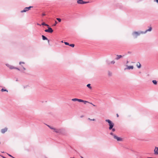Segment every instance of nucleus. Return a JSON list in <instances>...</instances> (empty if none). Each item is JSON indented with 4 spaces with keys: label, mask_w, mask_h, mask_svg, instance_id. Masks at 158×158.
<instances>
[{
    "label": "nucleus",
    "mask_w": 158,
    "mask_h": 158,
    "mask_svg": "<svg viewBox=\"0 0 158 158\" xmlns=\"http://www.w3.org/2000/svg\"><path fill=\"white\" fill-rule=\"evenodd\" d=\"M116 115H117V116L118 117V116H119V115H118V114H117Z\"/></svg>",
    "instance_id": "72a5a7b5"
},
{
    "label": "nucleus",
    "mask_w": 158,
    "mask_h": 158,
    "mask_svg": "<svg viewBox=\"0 0 158 158\" xmlns=\"http://www.w3.org/2000/svg\"><path fill=\"white\" fill-rule=\"evenodd\" d=\"M48 29H46L45 30V31L46 32H49L52 33L53 32V30L50 27H48Z\"/></svg>",
    "instance_id": "423d86ee"
},
{
    "label": "nucleus",
    "mask_w": 158,
    "mask_h": 158,
    "mask_svg": "<svg viewBox=\"0 0 158 158\" xmlns=\"http://www.w3.org/2000/svg\"><path fill=\"white\" fill-rule=\"evenodd\" d=\"M42 37L43 40H48V43H49V40H48V38L46 37L45 36H44L43 35H42Z\"/></svg>",
    "instance_id": "f8f14e48"
},
{
    "label": "nucleus",
    "mask_w": 158,
    "mask_h": 158,
    "mask_svg": "<svg viewBox=\"0 0 158 158\" xmlns=\"http://www.w3.org/2000/svg\"><path fill=\"white\" fill-rule=\"evenodd\" d=\"M87 86L90 89H92V87L90 86V84H87Z\"/></svg>",
    "instance_id": "6ab92c4d"
},
{
    "label": "nucleus",
    "mask_w": 158,
    "mask_h": 158,
    "mask_svg": "<svg viewBox=\"0 0 158 158\" xmlns=\"http://www.w3.org/2000/svg\"><path fill=\"white\" fill-rule=\"evenodd\" d=\"M37 25H39L40 26H41V25L40 24H39V23H37Z\"/></svg>",
    "instance_id": "473e14b6"
},
{
    "label": "nucleus",
    "mask_w": 158,
    "mask_h": 158,
    "mask_svg": "<svg viewBox=\"0 0 158 158\" xmlns=\"http://www.w3.org/2000/svg\"><path fill=\"white\" fill-rule=\"evenodd\" d=\"M81 99H79L76 98H73L72 99V100L73 101H78L79 102H80Z\"/></svg>",
    "instance_id": "9b49d317"
},
{
    "label": "nucleus",
    "mask_w": 158,
    "mask_h": 158,
    "mask_svg": "<svg viewBox=\"0 0 158 158\" xmlns=\"http://www.w3.org/2000/svg\"><path fill=\"white\" fill-rule=\"evenodd\" d=\"M154 154L156 155H158V147H155L154 150Z\"/></svg>",
    "instance_id": "6e6552de"
},
{
    "label": "nucleus",
    "mask_w": 158,
    "mask_h": 158,
    "mask_svg": "<svg viewBox=\"0 0 158 158\" xmlns=\"http://www.w3.org/2000/svg\"><path fill=\"white\" fill-rule=\"evenodd\" d=\"M70 158H75L74 157H71Z\"/></svg>",
    "instance_id": "4c0bfd02"
},
{
    "label": "nucleus",
    "mask_w": 158,
    "mask_h": 158,
    "mask_svg": "<svg viewBox=\"0 0 158 158\" xmlns=\"http://www.w3.org/2000/svg\"><path fill=\"white\" fill-rule=\"evenodd\" d=\"M6 65L10 69H16L19 70L20 69L17 68L13 66L10 65L8 64H6Z\"/></svg>",
    "instance_id": "39448f33"
},
{
    "label": "nucleus",
    "mask_w": 158,
    "mask_h": 158,
    "mask_svg": "<svg viewBox=\"0 0 158 158\" xmlns=\"http://www.w3.org/2000/svg\"><path fill=\"white\" fill-rule=\"evenodd\" d=\"M105 121L108 123L109 126V129L110 130H111L114 125V123L109 119H106Z\"/></svg>",
    "instance_id": "7ed1b4c3"
},
{
    "label": "nucleus",
    "mask_w": 158,
    "mask_h": 158,
    "mask_svg": "<svg viewBox=\"0 0 158 158\" xmlns=\"http://www.w3.org/2000/svg\"><path fill=\"white\" fill-rule=\"evenodd\" d=\"M154 1L158 3V0H154Z\"/></svg>",
    "instance_id": "7c9ffc66"
},
{
    "label": "nucleus",
    "mask_w": 158,
    "mask_h": 158,
    "mask_svg": "<svg viewBox=\"0 0 158 158\" xmlns=\"http://www.w3.org/2000/svg\"><path fill=\"white\" fill-rule=\"evenodd\" d=\"M148 158H153V157H148Z\"/></svg>",
    "instance_id": "f704fd0d"
},
{
    "label": "nucleus",
    "mask_w": 158,
    "mask_h": 158,
    "mask_svg": "<svg viewBox=\"0 0 158 158\" xmlns=\"http://www.w3.org/2000/svg\"><path fill=\"white\" fill-rule=\"evenodd\" d=\"M80 102H83L85 104L86 103H89L91 104H92V105H93L94 106H95V105H94V104H93L92 103H91V102H88L87 101H84V100H83L82 99H80Z\"/></svg>",
    "instance_id": "0eeeda50"
},
{
    "label": "nucleus",
    "mask_w": 158,
    "mask_h": 158,
    "mask_svg": "<svg viewBox=\"0 0 158 158\" xmlns=\"http://www.w3.org/2000/svg\"><path fill=\"white\" fill-rule=\"evenodd\" d=\"M117 58H116V59L117 60H118L119 59L121 58L122 57V56L121 55H117Z\"/></svg>",
    "instance_id": "dca6fc26"
},
{
    "label": "nucleus",
    "mask_w": 158,
    "mask_h": 158,
    "mask_svg": "<svg viewBox=\"0 0 158 158\" xmlns=\"http://www.w3.org/2000/svg\"><path fill=\"white\" fill-rule=\"evenodd\" d=\"M77 2L80 4H84L87 3V2L83 1L82 0H78L77 1Z\"/></svg>",
    "instance_id": "1a4fd4ad"
},
{
    "label": "nucleus",
    "mask_w": 158,
    "mask_h": 158,
    "mask_svg": "<svg viewBox=\"0 0 158 158\" xmlns=\"http://www.w3.org/2000/svg\"><path fill=\"white\" fill-rule=\"evenodd\" d=\"M21 64H24V62H20L19 63V64L21 65Z\"/></svg>",
    "instance_id": "cd10ccee"
},
{
    "label": "nucleus",
    "mask_w": 158,
    "mask_h": 158,
    "mask_svg": "<svg viewBox=\"0 0 158 158\" xmlns=\"http://www.w3.org/2000/svg\"><path fill=\"white\" fill-rule=\"evenodd\" d=\"M22 66L24 70H26V69L24 67H23V66Z\"/></svg>",
    "instance_id": "c756f323"
},
{
    "label": "nucleus",
    "mask_w": 158,
    "mask_h": 158,
    "mask_svg": "<svg viewBox=\"0 0 158 158\" xmlns=\"http://www.w3.org/2000/svg\"><path fill=\"white\" fill-rule=\"evenodd\" d=\"M56 19L59 22H60L61 21V19L60 18H57Z\"/></svg>",
    "instance_id": "393cba45"
},
{
    "label": "nucleus",
    "mask_w": 158,
    "mask_h": 158,
    "mask_svg": "<svg viewBox=\"0 0 158 158\" xmlns=\"http://www.w3.org/2000/svg\"><path fill=\"white\" fill-rule=\"evenodd\" d=\"M57 22L56 21H55V24H54L53 25V26H55V25H56V24H57Z\"/></svg>",
    "instance_id": "c85d7f7f"
},
{
    "label": "nucleus",
    "mask_w": 158,
    "mask_h": 158,
    "mask_svg": "<svg viewBox=\"0 0 158 158\" xmlns=\"http://www.w3.org/2000/svg\"><path fill=\"white\" fill-rule=\"evenodd\" d=\"M32 6H30L29 7H27V10H30V9H31V8H32Z\"/></svg>",
    "instance_id": "4be33fe9"
},
{
    "label": "nucleus",
    "mask_w": 158,
    "mask_h": 158,
    "mask_svg": "<svg viewBox=\"0 0 158 158\" xmlns=\"http://www.w3.org/2000/svg\"><path fill=\"white\" fill-rule=\"evenodd\" d=\"M1 143L0 142V144Z\"/></svg>",
    "instance_id": "ea45409f"
},
{
    "label": "nucleus",
    "mask_w": 158,
    "mask_h": 158,
    "mask_svg": "<svg viewBox=\"0 0 158 158\" xmlns=\"http://www.w3.org/2000/svg\"><path fill=\"white\" fill-rule=\"evenodd\" d=\"M127 67L125 69V70L126 69H133V66H127Z\"/></svg>",
    "instance_id": "9d476101"
},
{
    "label": "nucleus",
    "mask_w": 158,
    "mask_h": 158,
    "mask_svg": "<svg viewBox=\"0 0 158 158\" xmlns=\"http://www.w3.org/2000/svg\"><path fill=\"white\" fill-rule=\"evenodd\" d=\"M61 42L62 43H63V41H61Z\"/></svg>",
    "instance_id": "e433bc0d"
},
{
    "label": "nucleus",
    "mask_w": 158,
    "mask_h": 158,
    "mask_svg": "<svg viewBox=\"0 0 158 158\" xmlns=\"http://www.w3.org/2000/svg\"><path fill=\"white\" fill-rule=\"evenodd\" d=\"M2 157L3 158H6L5 157H4V156H2Z\"/></svg>",
    "instance_id": "c9c22d12"
},
{
    "label": "nucleus",
    "mask_w": 158,
    "mask_h": 158,
    "mask_svg": "<svg viewBox=\"0 0 158 158\" xmlns=\"http://www.w3.org/2000/svg\"><path fill=\"white\" fill-rule=\"evenodd\" d=\"M152 82L155 85L157 84V82L156 80H153Z\"/></svg>",
    "instance_id": "aec40b11"
},
{
    "label": "nucleus",
    "mask_w": 158,
    "mask_h": 158,
    "mask_svg": "<svg viewBox=\"0 0 158 158\" xmlns=\"http://www.w3.org/2000/svg\"><path fill=\"white\" fill-rule=\"evenodd\" d=\"M47 126L51 129L53 130L54 132L56 133H59L60 132L61 130L60 129H57L49 125H47Z\"/></svg>",
    "instance_id": "20e7f679"
},
{
    "label": "nucleus",
    "mask_w": 158,
    "mask_h": 158,
    "mask_svg": "<svg viewBox=\"0 0 158 158\" xmlns=\"http://www.w3.org/2000/svg\"><path fill=\"white\" fill-rule=\"evenodd\" d=\"M45 15V14H44V13H43V14H42V15L43 16H44V15Z\"/></svg>",
    "instance_id": "2f4dec72"
},
{
    "label": "nucleus",
    "mask_w": 158,
    "mask_h": 158,
    "mask_svg": "<svg viewBox=\"0 0 158 158\" xmlns=\"http://www.w3.org/2000/svg\"><path fill=\"white\" fill-rule=\"evenodd\" d=\"M128 63V61H127V63Z\"/></svg>",
    "instance_id": "58836bf2"
},
{
    "label": "nucleus",
    "mask_w": 158,
    "mask_h": 158,
    "mask_svg": "<svg viewBox=\"0 0 158 158\" xmlns=\"http://www.w3.org/2000/svg\"><path fill=\"white\" fill-rule=\"evenodd\" d=\"M115 63V61H114V60L112 61L111 62V63L112 64H114Z\"/></svg>",
    "instance_id": "a878e982"
},
{
    "label": "nucleus",
    "mask_w": 158,
    "mask_h": 158,
    "mask_svg": "<svg viewBox=\"0 0 158 158\" xmlns=\"http://www.w3.org/2000/svg\"><path fill=\"white\" fill-rule=\"evenodd\" d=\"M110 135L113 136V138L116 139L117 141H122L123 139L117 136L116 135L114 134L112 132L110 133Z\"/></svg>",
    "instance_id": "f03ea898"
},
{
    "label": "nucleus",
    "mask_w": 158,
    "mask_h": 158,
    "mask_svg": "<svg viewBox=\"0 0 158 158\" xmlns=\"http://www.w3.org/2000/svg\"><path fill=\"white\" fill-rule=\"evenodd\" d=\"M88 119L90 121H95L96 120L94 118L91 119L90 118H88Z\"/></svg>",
    "instance_id": "412c9836"
},
{
    "label": "nucleus",
    "mask_w": 158,
    "mask_h": 158,
    "mask_svg": "<svg viewBox=\"0 0 158 158\" xmlns=\"http://www.w3.org/2000/svg\"><path fill=\"white\" fill-rule=\"evenodd\" d=\"M7 130V128H5L4 129H2L1 130V132L2 133H4Z\"/></svg>",
    "instance_id": "ddd939ff"
},
{
    "label": "nucleus",
    "mask_w": 158,
    "mask_h": 158,
    "mask_svg": "<svg viewBox=\"0 0 158 158\" xmlns=\"http://www.w3.org/2000/svg\"><path fill=\"white\" fill-rule=\"evenodd\" d=\"M64 43L66 45H69V43H68V42H64Z\"/></svg>",
    "instance_id": "b1692460"
},
{
    "label": "nucleus",
    "mask_w": 158,
    "mask_h": 158,
    "mask_svg": "<svg viewBox=\"0 0 158 158\" xmlns=\"http://www.w3.org/2000/svg\"><path fill=\"white\" fill-rule=\"evenodd\" d=\"M112 129V132H114V131H115V128H112V129Z\"/></svg>",
    "instance_id": "bb28decb"
},
{
    "label": "nucleus",
    "mask_w": 158,
    "mask_h": 158,
    "mask_svg": "<svg viewBox=\"0 0 158 158\" xmlns=\"http://www.w3.org/2000/svg\"><path fill=\"white\" fill-rule=\"evenodd\" d=\"M152 27H149V28L146 30L145 31H140L138 32L134 31L132 33V35L135 38H137V36H139L141 34H145L148 31H152Z\"/></svg>",
    "instance_id": "f257e3e1"
},
{
    "label": "nucleus",
    "mask_w": 158,
    "mask_h": 158,
    "mask_svg": "<svg viewBox=\"0 0 158 158\" xmlns=\"http://www.w3.org/2000/svg\"><path fill=\"white\" fill-rule=\"evenodd\" d=\"M28 11V10L27 9V7H25L23 10H22L21 11V12L23 13L24 12H26V11Z\"/></svg>",
    "instance_id": "2eb2a0df"
},
{
    "label": "nucleus",
    "mask_w": 158,
    "mask_h": 158,
    "mask_svg": "<svg viewBox=\"0 0 158 158\" xmlns=\"http://www.w3.org/2000/svg\"><path fill=\"white\" fill-rule=\"evenodd\" d=\"M136 66L137 67L139 68H141V64H140L139 63V62H138L137 64H136Z\"/></svg>",
    "instance_id": "4468645a"
},
{
    "label": "nucleus",
    "mask_w": 158,
    "mask_h": 158,
    "mask_svg": "<svg viewBox=\"0 0 158 158\" xmlns=\"http://www.w3.org/2000/svg\"><path fill=\"white\" fill-rule=\"evenodd\" d=\"M1 91L2 92H3L4 91H6L7 92H8V90L6 89H1Z\"/></svg>",
    "instance_id": "f3484780"
},
{
    "label": "nucleus",
    "mask_w": 158,
    "mask_h": 158,
    "mask_svg": "<svg viewBox=\"0 0 158 158\" xmlns=\"http://www.w3.org/2000/svg\"><path fill=\"white\" fill-rule=\"evenodd\" d=\"M41 25H44V26H47L48 27L49 26V25L48 24H45L44 22H43L42 23Z\"/></svg>",
    "instance_id": "a211bd4d"
},
{
    "label": "nucleus",
    "mask_w": 158,
    "mask_h": 158,
    "mask_svg": "<svg viewBox=\"0 0 158 158\" xmlns=\"http://www.w3.org/2000/svg\"><path fill=\"white\" fill-rule=\"evenodd\" d=\"M69 46L71 47H73L74 46V44H69Z\"/></svg>",
    "instance_id": "5701e85b"
}]
</instances>
